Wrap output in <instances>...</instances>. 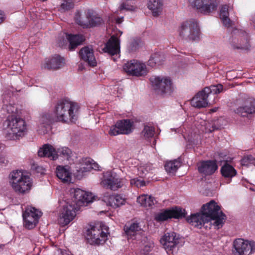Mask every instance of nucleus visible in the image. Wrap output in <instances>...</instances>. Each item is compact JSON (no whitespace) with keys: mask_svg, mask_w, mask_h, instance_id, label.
<instances>
[{"mask_svg":"<svg viewBox=\"0 0 255 255\" xmlns=\"http://www.w3.org/2000/svg\"><path fill=\"white\" fill-rule=\"evenodd\" d=\"M218 169L217 161L215 160L203 161L198 166V171L205 175L213 174Z\"/></svg>","mask_w":255,"mask_h":255,"instance_id":"20","label":"nucleus"},{"mask_svg":"<svg viewBox=\"0 0 255 255\" xmlns=\"http://www.w3.org/2000/svg\"><path fill=\"white\" fill-rule=\"evenodd\" d=\"M221 173L224 178L230 179V181L228 182V183H230L231 181V178L236 175L237 171L233 166L226 162L221 167Z\"/></svg>","mask_w":255,"mask_h":255,"instance_id":"26","label":"nucleus"},{"mask_svg":"<svg viewBox=\"0 0 255 255\" xmlns=\"http://www.w3.org/2000/svg\"><path fill=\"white\" fill-rule=\"evenodd\" d=\"M147 65L151 67H154L157 65L152 55H151L150 59L148 60Z\"/></svg>","mask_w":255,"mask_h":255,"instance_id":"53","label":"nucleus"},{"mask_svg":"<svg viewBox=\"0 0 255 255\" xmlns=\"http://www.w3.org/2000/svg\"><path fill=\"white\" fill-rule=\"evenodd\" d=\"M126 202V199L122 195L114 194L110 195L108 199V204L109 206L116 208L123 205Z\"/></svg>","mask_w":255,"mask_h":255,"instance_id":"27","label":"nucleus"},{"mask_svg":"<svg viewBox=\"0 0 255 255\" xmlns=\"http://www.w3.org/2000/svg\"><path fill=\"white\" fill-rule=\"evenodd\" d=\"M137 202L146 208H152L156 202L155 198L148 195H142L137 198Z\"/></svg>","mask_w":255,"mask_h":255,"instance_id":"29","label":"nucleus"},{"mask_svg":"<svg viewBox=\"0 0 255 255\" xmlns=\"http://www.w3.org/2000/svg\"><path fill=\"white\" fill-rule=\"evenodd\" d=\"M2 130L5 137L14 139L23 135L26 130L25 121L15 115H8L2 124Z\"/></svg>","mask_w":255,"mask_h":255,"instance_id":"3","label":"nucleus"},{"mask_svg":"<svg viewBox=\"0 0 255 255\" xmlns=\"http://www.w3.org/2000/svg\"><path fill=\"white\" fill-rule=\"evenodd\" d=\"M186 221L192 226L201 229L205 223L209 222V219L205 218L204 214L201 212V213L191 214L190 217L186 218Z\"/></svg>","mask_w":255,"mask_h":255,"instance_id":"22","label":"nucleus"},{"mask_svg":"<svg viewBox=\"0 0 255 255\" xmlns=\"http://www.w3.org/2000/svg\"><path fill=\"white\" fill-rule=\"evenodd\" d=\"M123 21V17H122L121 18L118 17L116 19V23H118V24L121 23V22H122Z\"/></svg>","mask_w":255,"mask_h":255,"instance_id":"55","label":"nucleus"},{"mask_svg":"<svg viewBox=\"0 0 255 255\" xmlns=\"http://www.w3.org/2000/svg\"><path fill=\"white\" fill-rule=\"evenodd\" d=\"M45 169L42 166H38L33 163V176H35L36 174H40V175L44 174Z\"/></svg>","mask_w":255,"mask_h":255,"instance_id":"42","label":"nucleus"},{"mask_svg":"<svg viewBox=\"0 0 255 255\" xmlns=\"http://www.w3.org/2000/svg\"><path fill=\"white\" fill-rule=\"evenodd\" d=\"M179 240L175 233H166L160 239V243L167 253H172L179 243Z\"/></svg>","mask_w":255,"mask_h":255,"instance_id":"14","label":"nucleus"},{"mask_svg":"<svg viewBox=\"0 0 255 255\" xmlns=\"http://www.w3.org/2000/svg\"><path fill=\"white\" fill-rule=\"evenodd\" d=\"M153 57L157 65H161L163 61V56L159 53H155L152 54Z\"/></svg>","mask_w":255,"mask_h":255,"instance_id":"44","label":"nucleus"},{"mask_svg":"<svg viewBox=\"0 0 255 255\" xmlns=\"http://www.w3.org/2000/svg\"><path fill=\"white\" fill-rule=\"evenodd\" d=\"M94 197L91 193L87 192L79 188L74 191L73 199L71 203H66L63 206L60 222L65 226L73 220L76 216V212L80 207L86 206L88 203L93 201Z\"/></svg>","mask_w":255,"mask_h":255,"instance_id":"2","label":"nucleus"},{"mask_svg":"<svg viewBox=\"0 0 255 255\" xmlns=\"http://www.w3.org/2000/svg\"><path fill=\"white\" fill-rule=\"evenodd\" d=\"M235 255H250L255 252V242L243 239H236L233 242Z\"/></svg>","mask_w":255,"mask_h":255,"instance_id":"11","label":"nucleus"},{"mask_svg":"<svg viewBox=\"0 0 255 255\" xmlns=\"http://www.w3.org/2000/svg\"><path fill=\"white\" fill-rule=\"evenodd\" d=\"M180 166L181 163L180 161L177 160H174L166 162L164 167L167 173L173 175Z\"/></svg>","mask_w":255,"mask_h":255,"instance_id":"33","label":"nucleus"},{"mask_svg":"<svg viewBox=\"0 0 255 255\" xmlns=\"http://www.w3.org/2000/svg\"><path fill=\"white\" fill-rule=\"evenodd\" d=\"M235 112L242 117H247L249 114L254 113L255 112V99H249L246 102L245 106L239 107Z\"/></svg>","mask_w":255,"mask_h":255,"instance_id":"25","label":"nucleus"},{"mask_svg":"<svg viewBox=\"0 0 255 255\" xmlns=\"http://www.w3.org/2000/svg\"><path fill=\"white\" fill-rule=\"evenodd\" d=\"M190 5L199 10L204 14H209L216 10L219 3V0H188Z\"/></svg>","mask_w":255,"mask_h":255,"instance_id":"9","label":"nucleus"},{"mask_svg":"<svg viewBox=\"0 0 255 255\" xmlns=\"http://www.w3.org/2000/svg\"><path fill=\"white\" fill-rule=\"evenodd\" d=\"M103 50L111 56H117L120 52V39L116 36L112 35L106 43Z\"/></svg>","mask_w":255,"mask_h":255,"instance_id":"15","label":"nucleus"},{"mask_svg":"<svg viewBox=\"0 0 255 255\" xmlns=\"http://www.w3.org/2000/svg\"><path fill=\"white\" fill-rule=\"evenodd\" d=\"M87 240L91 244H103L107 240V235L103 231L101 226H94L87 231Z\"/></svg>","mask_w":255,"mask_h":255,"instance_id":"13","label":"nucleus"},{"mask_svg":"<svg viewBox=\"0 0 255 255\" xmlns=\"http://www.w3.org/2000/svg\"><path fill=\"white\" fill-rule=\"evenodd\" d=\"M185 210H182V208L176 207L171 209H168L170 218L181 219L185 216Z\"/></svg>","mask_w":255,"mask_h":255,"instance_id":"35","label":"nucleus"},{"mask_svg":"<svg viewBox=\"0 0 255 255\" xmlns=\"http://www.w3.org/2000/svg\"><path fill=\"white\" fill-rule=\"evenodd\" d=\"M201 212L204 214L205 218L211 219V218L217 217V215L222 211L221 208L217 203L211 200L209 203L203 205L202 207Z\"/></svg>","mask_w":255,"mask_h":255,"instance_id":"16","label":"nucleus"},{"mask_svg":"<svg viewBox=\"0 0 255 255\" xmlns=\"http://www.w3.org/2000/svg\"><path fill=\"white\" fill-rule=\"evenodd\" d=\"M170 219L168 209L164 210L163 212L158 213L155 215L154 220L158 222H163Z\"/></svg>","mask_w":255,"mask_h":255,"instance_id":"38","label":"nucleus"},{"mask_svg":"<svg viewBox=\"0 0 255 255\" xmlns=\"http://www.w3.org/2000/svg\"><path fill=\"white\" fill-rule=\"evenodd\" d=\"M120 10H133V6L127 2H123L120 6Z\"/></svg>","mask_w":255,"mask_h":255,"instance_id":"48","label":"nucleus"},{"mask_svg":"<svg viewBox=\"0 0 255 255\" xmlns=\"http://www.w3.org/2000/svg\"><path fill=\"white\" fill-rule=\"evenodd\" d=\"M56 175L63 182L71 180V173L64 167L59 166L57 167Z\"/></svg>","mask_w":255,"mask_h":255,"instance_id":"31","label":"nucleus"},{"mask_svg":"<svg viewBox=\"0 0 255 255\" xmlns=\"http://www.w3.org/2000/svg\"><path fill=\"white\" fill-rule=\"evenodd\" d=\"M71 153V150L66 147H64L62 148L60 154L62 155L63 157L68 158L70 156V154Z\"/></svg>","mask_w":255,"mask_h":255,"instance_id":"46","label":"nucleus"},{"mask_svg":"<svg viewBox=\"0 0 255 255\" xmlns=\"http://www.w3.org/2000/svg\"><path fill=\"white\" fill-rule=\"evenodd\" d=\"M252 21L255 24V16L253 17Z\"/></svg>","mask_w":255,"mask_h":255,"instance_id":"58","label":"nucleus"},{"mask_svg":"<svg viewBox=\"0 0 255 255\" xmlns=\"http://www.w3.org/2000/svg\"><path fill=\"white\" fill-rule=\"evenodd\" d=\"M79 54L80 58L86 62L89 66L95 67L97 65V61L92 48L85 46L80 49Z\"/></svg>","mask_w":255,"mask_h":255,"instance_id":"19","label":"nucleus"},{"mask_svg":"<svg viewBox=\"0 0 255 255\" xmlns=\"http://www.w3.org/2000/svg\"><path fill=\"white\" fill-rule=\"evenodd\" d=\"M163 3L161 0H149L148 7L152 12L154 16L159 15L162 10Z\"/></svg>","mask_w":255,"mask_h":255,"instance_id":"28","label":"nucleus"},{"mask_svg":"<svg viewBox=\"0 0 255 255\" xmlns=\"http://www.w3.org/2000/svg\"><path fill=\"white\" fill-rule=\"evenodd\" d=\"M23 220V226L26 229L31 230L32 229V222L28 219V218L31 219L32 217V207L27 208L22 214Z\"/></svg>","mask_w":255,"mask_h":255,"instance_id":"34","label":"nucleus"},{"mask_svg":"<svg viewBox=\"0 0 255 255\" xmlns=\"http://www.w3.org/2000/svg\"><path fill=\"white\" fill-rule=\"evenodd\" d=\"M104 177L103 183L112 190H117L124 184L123 179L113 176L111 172H107Z\"/></svg>","mask_w":255,"mask_h":255,"instance_id":"17","label":"nucleus"},{"mask_svg":"<svg viewBox=\"0 0 255 255\" xmlns=\"http://www.w3.org/2000/svg\"><path fill=\"white\" fill-rule=\"evenodd\" d=\"M64 59L59 55H55L49 58H46L42 67L49 70H57L64 65Z\"/></svg>","mask_w":255,"mask_h":255,"instance_id":"18","label":"nucleus"},{"mask_svg":"<svg viewBox=\"0 0 255 255\" xmlns=\"http://www.w3.org/2000/svg\"><path fill=\"white\" fill-rule=\"evenodd\" d=\"M123 69L128 75L136 77L144 76L148 73L145 64L136 60L127 62Z\"/></svg>","mask_w":255,"mask_h":255,"instance_id":"10","label":"nucleus"},{"mask_svg":"<svg viewBox=\"0 0 255 255\" xmlns=\"http://www.w3.org/2000/svg\"><path fill=\"white\" fill-rule=\"evenodd\" d=\"M155 128L153 127L145 126L141 132V134L145 138H149L152 137L154 133Z\"/></svg>","mask_w":255,"mask_h":255,"instance_id":"39","label":"nucleus"},{"mask_svg":"<svg viewBox=\"0 0 255 255\" xmlns=\"http://www.w3.org/2000/svg\"><path fill=\"white\" fill-rule=\"evenodd\" d=\"M139 46V40L133 39L132 42H130L129 45V48L131 51L136 50Z\"/></svg>","mask_w":255,"mask_h":255,"instance_id":"49","label":"nucleus"},{"mask_svg":"<svg viewBox=\"0 0 255 255\" xmlns=\"http://www.w3.org/2000/svg\"><path fill=\"white\" fill-rule=\"evenodd\" d=\"M226 215L222 212L220 214H217V217L211 218L209 219L215 220L213 225L217 228L219 229L223 224V221L225 220Z\"/></svg>","mask_w":255,"mask_h":255,"instance_id":"37","label":"nucleus"},{"mask_svg":"<svg viewBox=\"0 0 255 255\" xmlns=\"http://www.w3.org/2000/svg\"><path fill=\"white\" fill-rule=\"evenodd\" d=\"M120 130L117 127V124L116 123L115 126L112 127L109 132V133L111 135H117L119 134H122L120 132Z\"/></svg>","mask_w":255,"mask_h":255,"instance_id":"47","label":"nucleus"},{"mask_svg":"<svg viewBox=\"0 0 255 255\" xmlns=\"http://www.w3.org/2000/svg\"><path fill=\"white\" fill-rule=\"evenodd\" d=\"M250 189L252 190H253V189L252 188H251Z\"/></svg>","mask_w":255,"mask_h":255,"instance_id":"59","label":"nucleus"},{"mask_svg":"<svg viewBox=\"0 0 255 255\" xmlns=\"http://www.w3.org/2000/svg\"><path fill=\"white\" fill-rule=\"evenodd\" d=\"M230 38L231 46L234 49H248L250 47L248 34L238 29H234Z\"/></svg>","mask_w":255,"mask_h":255,"instance_id":"8","label":"nucleus"},{"mask_svg":"<svg viewBox=\"0 0 255 255\" xmlns=\"http://www.w3.org/2000/svg\"><path fill=\"white\" fill-rule=\"evenodd\" d=\"M85 37L83 35L66 34V38L62 37L58 40L57 44L62 48L65 47L69 42L68 48L69 50H74L76 48L81 44L85 41Z\"/></svg>","mask_w":255,"mask_h":255,"instance_id":"12","label":"nucleus"},{"mask_svg":"<svg viewBox=\"0 0 255 255\" xmlns=\"http://www.w3.org/2000/svg\"><path fill=\"white\" fill-rule=\"evenodd\" d=\"M208 94L204 90L199 92L191 100L192 106L197 108H205L208 106Z\"/></svg>","mask_w":255,"mask_h":255,"instance_id":"24","label":"nucleus"},{"mask_svg":"<svg viewBox=\"0 0 255 255\" xmlns=\"http://www.w3.org/2000/svg\"><path fill=\"white\" fill-rule=\"evenodd\" d=\"M130 184L131 185H135L137 187H141L145 185V183L144 181L135 179H131L130 180Z\"/></svg>","mask_w":255,"mask_h":255,"instance_id":"45","label":"nucleus"},{"mask_svg":"<svg viewBox=\"0 0 255 255\" xmlns=\"http://www.w3.org/2000/svg\"><path fill=\"white\" fill-rule=\"evenodd\" d=\"M4 19V15L2 14V12L0 11V23H1Z\"/></svg>","mask_w":255,"mask_h":255,"instance_id":"56","label":"nucleus"},{"mask_svg":"<svg viewBox=\"0 0 255 255\" xmlns=\"http://www.w3.org/2000/svg\"><path fill=\"white\" fill-rule=\"evenodd\" d=\"M203 90L204 92H205L208 96L212 93L217 94L223 91V86L222 84L213 85L209 87H205Z\"/></svg>","mask_w":255,"mask_h":255,"instance_id":"36","label":"nucleus"},{"mask_svg":"<svg viewBox=\"0 0 255 255\" xmlns=\"http://www.w3.org/2000/svg\"><path fill=\"white\" fill-rule=\"evenodd\" d=\"M222 20V21L223 23V24L227 27H230L232 26V21L231 20V19L229 18V17H227V18H221Z\"/></svg>","mask_w":255,"mask_h":255,"instance_id":"51","label":"nucleus"},{"mask_svg":"<svg viewBox=\"0 0 255 255\" xmlns=\"http://www.w3.org/2000/svg\"><path fill=\"white\" fill-rule=\"evenodd\" d=\"M0 163H4V159L0 157Z\"/></svg>","mask_w":255,"mask_h":255,"instance_id":"57","label":"nucleus"},{"mask_svg":"<svg viewBox=\"0 0 255 255\" xmlns=\"http://www.w3.org/2000/svg\"><path fill=\"white\" fill-rule=\"evenodd\" d=\"M86 19H83L78 12L76 15V22L84 28H91L100 25L103 22V19L93 10L88 9L85 11Z\"/></svg>","mask_w":255,"mask_h":255,"instance_id":"7","label":"nucleus"},{"mask_svg":"<svg viewBox=\"0 0 255 255\" xmlns=\"http://www.w3.org/2000/svg\"><path fill=\"white\" fill-rule=\"evenodd\" d=\"M150 81L153 89L158 94H170L173 91L172 82L169 77L152 76Z\"/></svg>","mask_w":255,"mask_h":255,"instance_id":"6","label":"nucleus"},{"mask_svg":"<svg viewBox=\"0 0 255 255\" xmlns=\"http://www.w3.org/2000/svg\"><path fill=\"white\" fill-rule=\"evenodd\" d=\"M246 158H247V160H248L249 161V162H251L255 165V158L253 159V157L252 155H248L246 157L243 159L242 160V163L243 164H245V160H246Z\"/></svg>","mask_w":255,"mask_h":255,"instance_id":"54","label":"nucleus"},{"mask_svg":"<svg viewBox=\"0 0 255 255\" xmlns=\"http://www.w3.org/2000/svg\"><path fill=\"white\" fill-rule=\"evenodd\" d=\"M39 157H46L51 160H55L58 158V154L54 147L49 144H44L38 151Z\"/></svg>","mask_w":255,"mask_h":255,"instance_id":"23","label":"nucleus"},{"mask_svg":"<svg viewBox=\"0 0 255 255\" xmlns=\"http://www.w3.org/2000/svg\"><path fill=\"white\" fill-rule=\"evenodd\" d=\"M74 3L72 0H62L60 5L61 10L63 11H68L74 7Z\"/></svg>","mask_w":255,"mask_h":255,"instance_id":"40","label":"nucleus"},{"mask_svg":"<svg viewBox=\"0 0 255 255\" xmlns=\"http://www.w3.org/2000/svg\"><path fill=\"white\" fill-rule=\"evenodd\" d=\"M79 108L78 104L68 99H62L58 100L53 110L54 117L49 113L45 114L42 116L41 123L37 130L39 133H46L51 129V125L54 122H75L77 119Z\"/></svg>","mask_w":255,"mask_h":255,"instance_id":"1","label":"nucleus"},{"mask_svg":"<svg viewBox=\"0 0 255 255\" xmlns=\"http://www.w3.org/2000/svg\"><path fill=\"white\" fill-rule=\"evenodd\" d=\"M3 105L2 107V108L0 111L1 115L4 116H6V115H17V109L14 105V104H5V101L3 100Z\"/></svg>","mask_w":255,"mask_h":255,"instance_id":"32","label":"nucleus"},{"mask_svg":"<svg viewBox=\"0 0 255 255\" xmlns=\"http://www.w3.org/2000/svg\"><path fill=\"white\" fill-rule=\"evenodd\" d=\"M200 29L196 20L191 19L183 22L181 25L179 35L188 41H196L199 39Z\"/></svg>","mask_w":255,"mask_h":255,"instance_id":"5","label":"nucleus"},{"mask_svg":"<svg viewBox=\"0 0 255 255\" xmlns=\"http://www.w3.org/2000/svg\"><path fill=\"white\" fill-rule=\"evenodd\" d=\"M117 127L122 134H128L131 132L132 123L129 120H123L117 122Z\"/></svg>","mask_w":255,"mask_h":255,"instance_id":"30","label":"nucleus"},{"mask_svg":"<svg viewBox=\"0 0 255 255\" xmlns=\"http://www.w3.org/2000/svg\"><path fill=\"white\" fill-rule=\"evenodd\" d=\"M9 176L11 187L16 192L24 193L30 190V178L25 171L21 170L13 171Z\"/></svg>","mask_w":255,"mask_h":255,"instance_id":"4","label":"nucleus"},{"mask_svg":"<svg viewBox=\"0 0 255 255\" xmlns=\"http://www.w3.org/2000/svg\"><path fill=\"white\" fill-rule=\"evenodd\" d=\"M43 213L39 209L33 207V226L35 227L39 222V218L42 216Z\"/></svg>","mask_w":255,"mask_h":255,"instance_id":"41","label":"nucleus"},{"mask_svg":"<svg viewBox=\"0 0 255 255\" xmlns=\"http://www.w3.org/2000/svg\"><path fill=\"white\" fill-rule=\"evenodd\" d=\"M124 230L128 240L135 239V236L142 232L141 226L137 222L127 224L124 227Z\"/></svg>","mask_w":255,"mask_h":255,"instance_id":"21","label":"nucleus"},{"mask_svg":"<svg viewBox=\"0 0 255 255\" xmlns=\"http://www.w3.org/2000/svg\"><path fill=\"white\" fill-rule=\"evenodd\" d=\"M152 247L151 245H145L140 251V253L142 255H147L152 250Z\"/></svg>","mask_w":255,"mask_h":255,"instance_id":"50","label":"nucleus"},{"mask_svg":"<svg viewBox=\"0 0 255 255\" xmlns=\"http://www.w3.org/2000/svg\"><path fill=\"white\" fill-rule=\"evenodd\" d=\"M229 6L227 4L223 5L220 10V18H227L229 17Z\"/></svg>","mask_w":255,"mask_h":255,"instance_id":"43","label":"nucleus"},{"mask_svg":"<svg viewBox=\"0 0 255 255\" xmlns=\"http://www.w3.org/2000/svg\"><path fill=\"white\" fill-rule=\"evenodd\" d=\"M93 160L92 161H91L90 159L86 160V163H89V164L90 165V166L89 167H88V169H94L96 170L97 168H98V164L95 162L92 163V162H93Z\"/></svg>","mask_w":255,"mask_h":255,"instance_id":"52","label":"nucleus"}]
</instances>
